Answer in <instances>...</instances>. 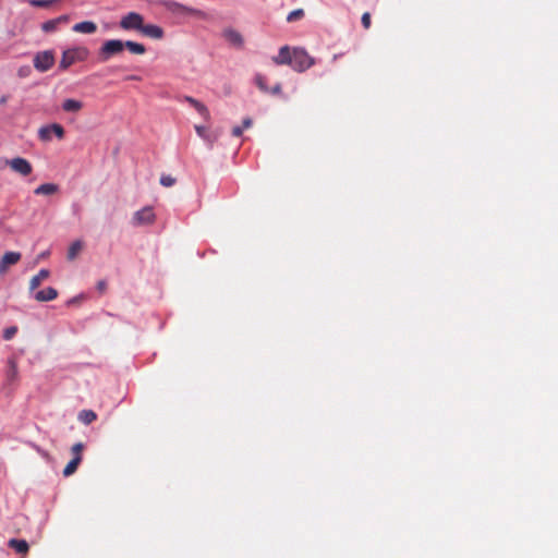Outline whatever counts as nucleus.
I'll list each match as a JSON object with an SVG mask.
<instances>
[{
  "label": "nucleus",
  "mask_w": 558,
  "mask_h": 558,
  "mask_svg": "<svg viewBox=\"0 0 558 558\" xmlns=\"http://www.w3.org/2000/svg\"><path fill=\"white\" fill-rule=\"evenodd\" d=\"M156 220V215L151 206H145L134 213L132 217V225L134 227L149 226Z\"/></svg>",
  "instance_id": "6"
},
{
  "label": "nucleus",
  "mask_w": 558,
  "mask_h": 558,
  "mask_svg": "<svg viewBox=\"0 0 558 558\" xmlns=\"http://www.w3.org/2000/svg\"><path fill=\"white\" fill-rule=\"evenodd\" d=\"M8 365H9L8 377L13 380L17 376V364L14 359H10L8 361Z\"/></svg>",
  "instance_id": "30"
},
{
  "label": "nucleus",
  "mask_w": 558,
  "mask_h": 558,
  "mask_svg": "<svg viewBox=\"0 0 558 558\" xmlns=\"http://www.w3.org/2000/svg\"><path fill=\"white\" fill-rule=\"evenodd\" d=\"M21 259L19 252H7L0 260V276H4L10 266L15 265Z\"/></svg>",
  "instance_id": "10"
},
{
  "label": "nucleus",
  "mask_w": 558,
  "mask_h": 558,
  "mask_svg": "<svg viewBox=\"0 0 558 558\" xmlns=\"http://www.w3.org/2000/svg\"><path fill=\"white\" fill-rule=\"evenodd\" d=\"M252 123H253V121H252L251 118H245L243 120V122H242V126L241 128H243V130L248 129V128L252 126Z\"/></svg>",
  "instance_id": "37"
},
{
  "label": "nucleus",
  "mask_w": 558,
  "mask_h": 558,
  "mask_svg": "<svg viewBox=\"0 0 558 558\" xmlns=\"http://www.w3.org/2000/svg\"><path fill=\"white\" fill-rule=\"evenodd\" d=\"M83 248V243L82 241L77 240V241H74L69 250H68V259L69 260H73L76 258V256L81 253Z\"/></svg>",
  "instance_id": "26"
},
{
  "label": "nucleus",
  "mask_w": 558,
  "mask_h": 558,
  "mask_svg": "<svg viewBox=\"0 0 558 558\" xmlns=\"http://www.w3.org/2000/svg\"><path fill=\"white\" fill-rule=\"evenodd\" d=\"M184 100L189 102L206 121L210 119L209 110L203 102L191 96H185Z\"/></svg>",
  "instance_id": "14"
},
{
  "label": "nucleus",
  "mask_w": 558,
  "mask_h": 558,
  "mask_svg": "<svg viewBox=\"0 0 558 558\" xmlns=\"http://www.w3.org/2000/svg\"><path fill=\"white\" fill-rule=\"evenodd\" d=\"M124 50L123 41L120 39H110L102 44L99 49V59L108 61L111 57L121 53Z\"/></svg>",
  "instance_id": "4"
},
{
  "label": "nucleus",
  "mask_w": 558,
  "mask_h": 558,
  "mask_svg": "<svg viewBox=\"0 0 558 558\" xmlns=\"http://www.w3.org/2000/svg\"><path fill=\"white\" fill-rule=\"evenodd\" d=\"M161 4L173 14H190L199 19H206L207 16L202 10L186 7L173 0H163Z\"/></svg>",
  "instance_id": "3"
},
{
  "label": "nucleus",
  "mask_w": 558,
  "mask_h": 558,
  "mask_svg": "<svg viewBox=\"0 0 558 558\" xmlns=\"http://www.w3.org/2000/svg\"><path fill=\"white\" fill-rule=\"evenodd\" d=\"M8 546L23 556H26L29 551V545L25 539L11 538Z\"/></svg>",
  "instance_id": "15"
},
{
  "label": "nucleus",
  "mask_w": 558,
  "mask_h": 558,
  "mask_svg": "<svg viewBox=\"0 0 558 558\" xmlns=\"http://www.w3.org/2000/svg\"><path fill=\"white\" fill-rule=\"evenodd\" d=\"M50 272L48 269H40L39 272L34 276L29 281V290H36L40 283L49 277Z\"/></svg>",
  "instance_id": "21"
},
{
  "label": "nucleus",
  "mask_w": 558,
  "mask_h": 558,
  "mask_svg": "<svg viewBox=\"0 0 558 558\" xmlns=\"http://www.w3.org/2000/svg\"><path fill=\"white\" fill-rule=\"evenodd\" d=\"M81 462L82 457H73L63 469V475L65 477L73 475L76 472Z\"/></svg>",
  "instance_id": "23"
},
{
  "label": "nucleus",
  "mask_w": 558,
  "mask_h": 558,
  "mask_svg": "<svg viewBox=\"0 0 558 558\" xmlns=\"http://www.w3.org/2000/svg\"><path fill=\"white\" fill-rule=\"evenodd\" d=\"M25 74V71H23V69H20V75H23Z\"/></svg>",
  "instance_id": "41"
},
{
  "label": "nucleus",
  "mask_w": 558,
  "mask_h": 558,
  "mask_svg": "<svg viewBox=\"0 0 558 558\" xmlns=\"http://www.w3.org/2000/svg\"><path fill=\"white\" fill-rule=\"evenodd\" d=\"M243 133V128L241 126H234L232 129V135L235 136V137H240Z\"/></svg>",
  "instance_id": "36"
},
{
  "label": "nucleus",
  "mask_w": 558,
  "mask_h": 558,
  "mask_svg": "<svg viewBox=\"0 0 558 558\" xmlns=\"http://www.w3.org/2000/svg\"><path fill=\"white\" fill-rule=\"evenodd\" d=\"M25 74V71H23V69H20V75H23Z\"/></svg>",
  "instance_id": "42"
},
{
  "label": "nucleus",
  "mask_w": 558,
  "mask_h": 558,
  "mask_svg": "<svg viewBox=\"0 0 558 558\" xmlns=\"http://www.w3.org/2000/svg\"><path fill=\"white\" fill-rule=\"evenodd\" d=\"M52 134L58 140H63L64 134H65L64 128L59 123H52L49 125L41 126L38 130V137L43 142L51 141Z\"/></svg>",
  "instance_id": "8"
},
{
  "label": "nucleus",
  "mask_w": 558,
  "mask_h": 558,
  "mask_svg": "<svg viewBox=\"0 0 558 558\" xmlns=\"http://www.w3.org/2000/svg\"><path fill=\"white\" fill-rule=\"evenodd\" d=\"M17 332V328L15 326L9 327L4 329L3 331V338L5 340H10L14 337V335Z\"/></svg>",
  "instance_id": "33"
},
{
  "label": "nucleus",
  "mask_w": 558,
  "mask_h": 558,
  "mask_svg": "<svg viewBox=\"0 0 558 558\" xmlns=\"http://www.w3.org/2000/svg\"><path fill=\"white\" fill-rule=\"evenodd\" d=\"M304 10L303 9H296L291 11L287 16V22L292 23L295 21H299L304 17Z\"/></svg>",
  "instance_id": "28"
},
{
  "label": "nucleus",
  "mask_w": 558,
  "mask_h": 558,
  "mask_svg": "<svg viewBox=\"0 0 558 558\" xmlns=\"http://www.w3.org/2000/svg\"><path fill=\"white\" fill-rule=\"evenodd\" d=\"M361 23L365 29L371 27V14L368 12L363 13L361 17Z\"/></svg>",
  "instance_id": "34"
},
{
  "label": "nucleus",
  "mask_w": 558,
  "mask_h": 558,
  "mask_svg": "<svg viewBox=\"0 0 558 558\" xmlns=\"http://www.w3.org/2000/svg\"><path fill=\"white\" fill-rule=\"evenodd\" d=\"M98 289H99L100 291H104V290L106 289V282H105V281H100V282L98 283Z\"/></svg>",
  "instance_id": "38"
},
{
  "label": "nucleus",
  "mask_w": 558,
  "mask_h": 558,
  "mask_svg": "<svg viewBox=\"0 0 558 558\" xmlns=\"http://www.w3.org/2000/svg\"><path fill=\"white\" fill-rule=\"evenodd\" d=\"M292 59V52L288 46H283L280 48L279 53L272 58V61L276 64H288L290 65Z\"/></svg>",
  "instance_id": "19"
},
{
  "label": "nucleus",
  "mask_w": 558,
  "mask_h": 558,
  "mask_svg": "<svg viewBox=\"0 0 558 558\" xmlns=\"http://www.w3.org/2000/svg\"><path fill=\"white\" fill-rule=\"evenodd\" d=\"M124 49H128L133 54H144L146 52V48L143 44L136 41H123Z\"/></svg>",
  "instance_id": "24"
},
{
  "label": "nucleus",
  "mask_w": 558,
  "mask_h": 558,
  "mask_svg": "<svg viewBox=\"0 0 558 558\" xmlns=\"http://www.w3.org/2000/svg\"><path fill=\"white\" fill-rule=\"evenodd\" d=\"M83 450H84L83 442H76L71 448V452H72L73 457H82Z\"/></svg>",
  "instance_id": "32"
},
{
  "label": "nucleus",
  "mask_w": 558,
  "mask_h": 558,
  "mask_svg": "<svg viewBox=\"0 0 558 558\" xmlns=\"http://www.w3.org/2000/svg\"><path fill=\"white\" fill-rule=\"evenodd\" d=\"M59 1L60 0H28V3L33 7L48 8Z\"/></svg>",
  "instance_id": "29"
},
{
  "label": "nucleus",
  "mask_w": 558,
  "mask_h": 558,
  "mask_svg": "<svg viewBox=\"0 0 558 558\" xmlns=\"http://www.w3.org/2000/svg\"><path fill=\"white\" fill-rule=\"evenodd\" d=\"M314 64V59L301 48H294L290 66L296 72H304Z\"/></svg>",
  "instance_id": "2"
},
{
  "label": "nucleus",
  "mask_w": 558,
  "mask_h": 558,
  "mask_svg": "<svg viewBox=\"0 0 558 558\" xmlns=\"http://www.w3.org/2000/svg\"><path fill=\"white\" fill-rule=\"evenodd\" d=\"M70 21L69 15H60L57 19L46 21L41 24V31L45 33H52L57 31L60 24H66Z\"/></svg>",
  "instance_id": "11"
},
{
  "label": "nucleus",
  "mask_w": 558,
  "mask_h": 558,
  "mask_svg": "<svg viewBox=\"0 0 558 558\" xmlns=\"http://www.w3.org/2000/svg\"><path fill=\"white\" fill-rule=\"evenodd\" d=\"M223 37L232 46L236 48L243 47L244 40L242 35L238 31L233 28H227L223 31Z\"/></svg>",
  "instance_id": "13"
},
{
  "label": "nucleus",
  "mask_w": 558,
  "mask_h": 558,
  "mask_svg": "<svg viewBox=\"0 0 558 558\" xmlns=\"http://www.w3.org/2000/svg\"><path fill=\"white\" fill-rule=\"evenodd\" d=\"M197 135L207 142L210 146L218 140V133L209 132L206 126L195 125Z\"/></svg>",
  "instance_id": "16"
},
{
  "label": "nucleus",
  "mask_w": 558,
  "mask_h": 558,
  "mask_svg": "<svg viewBox=\"0 0 558 558\" xmlns=\"http://www.w3.org/2000/svg\"><path fill=\"white\" fill-rule=\"evenodd\" d=\"M144 36L153 39H161L163 37V29L155 24H144L140 31Z\"/></svg>",
  "instance_id": "12"
},
{
  "label": "nucleus",
  "mask_w": 558,
  "mask_h": 558,
  "mask_svg": "<svg viewBox=\"0 0 558 558\" xmlns=\"http://www.w3.org/2000/svg\"><path fill=\"white\" fill-rule=\"evenodd\" d=\"M144 17L136 12H129L120 20V27L124 31H141L143 27Z\"/></svg>",
  "instance_id": "7"
},
{
  "label": "nucleus",
  "mask_w": 558,
  "mask_h": 558,
  "mask_svg": "<svg viewBox=\"0 0 558 558\" xmlns=\"http://www.w3.org/2000/svg\"><path fill=\"white\" fill-rule=\"evenodd\" d=\"M128 80H132V81H140V80H141V77H140V76H137V75H130V76H128Z\"/></svg>",
  "instance_id": "39"
},
{
  "label": "nucleus",
  "mask_w": 558,
  "mask_h": 558,
  "mask_svg": "<svg viewBox=\"0 0 558 558\" xmlns=\"http://www.w3.org/2000/svg\"><path fill=\"white\" fill-rule=\"evenodd\" d=\"M96 418L97 414L93 410H83L78 413V420L86 425L92 424Z\"/></svg>",
  "instance_id": "25"
},
{
  "label": "nucleus",
  "mask_w": 558,
  "mask_h": 558,
  "mask_svg": "<svg viewBox=\"0 0 558 558\" xmlns=\"http://www.w3.org/2000/svg\"><path fill=\"white\" fill-rule=\"evenodd\" d=\"M34 68L39 72H47L54 64V53L52 50L39 51L34 57Z\"/></svg>",
  "instance_id": "5"
},
{
  "label": "nucleus",
  "mask_w": 558,
  "mask_h": 558,
  "mask_svg": "<svg viewBox=\"0 0 558 558\" xmlns=\"http://www.w3.org/2000/svg\"><path fill=\"white\" fill-rule=\"evenodd\" d=\"M59 191V185L54 183H44L35 189L36 195H52Z\"/></svg>",
  "instance_id": "22"
},
{
  "label": "nucleus",
  "mask_w": 558,
  "mask_h": 558,
  "mask_svg": "<svg viewBox=\"0 0 558 558\" xmlns=\"http://www.w3.org/2000/svg\"><path fill=\"white\" fill-rule=\"evenodd\" d=\"M88 57V50L83 47L64 50L60 60V70H66L72 64L84 61Z\"/></svg>",
  "instance_id": "1"
},
{
  "label": "nucleus",
  "mask_w": 558,
  "mask_h": 558,
  "mask_svg": "<svg viewBox=\"0 0 558 558\" xmlns=\"http://www.w3.org/2000/svg\"><path fill=\"white\" fill-rule=\"evenodd\" d=\"M269 93L272 95H279L281 93V84L277 83L272 88H269Z\"/></svg>",
  "instance_id": "35"
},
{
  "label": "nucleus",
  "mask_w": 558,
  "mask_h": 558,
  "mask_svg": "<svg viewBox=\"0 0 558 558\" xmlns=\"http://www.w3.org/2000/svg\"><path fill=\"white\" fill-rule=\"evenodd\" d=\"M82 108H83V102L80 100H76V99L69 98L62 102V109L65 112L76 113V112L81 111Z\"/></svg>",
  "instance_id": "20"
},
{
  "label": "nucleus",
  "mask_w": 558,
  "mask_h": 558,
  "mask_svg": "<svg viewBox=\"0 0 558 558\" xmlns=\"http://www.w3.org/2000/svg\"><path fill=\"white\" fill-rule=\"evenodd\" d=\"M7 165L11 168L12 171L23 177L29 175L33 171L31 162L22 157H15L10 160H7Z\"/></svg>",
  "instance_id": "9"
},
{
  "label": "nucleus",
  "mask_w": 558,
  "mask_h": 558,
  "mask_svg": "<svg viewBox=\"0 0 558 558\" xmlns=\"http://www.w3.org/2000/svg\"><path fill=\"white\" fill-rule=\"evenodd\" d=\"M266 82H267V80L264 75L256 74L255 84L259 88V90L263 93H269V87L267 86Z\"/></svg>",
  "instance_id": "27"
},
{
  "label": "nucleus",
  "mask_w": 558,
  "mask_h": 558,
  "mask_svg": "<svg viewBox=\"0 0 558 558\" xmlns=\"http://www.w3.org/2000/svg\"><path fill=\"white\" fill-rule=\"evenodd\" d=\"M177 182L175 178L169 175V174H162L160 177V184L166 187H170L174 185Z\"/></svg>",
  "instance_id": "31"
},
{
  "label": "nucleus",
  "mask_w": 558,
  "mask_h": 558,
  "mask_svg": "<svg viewBox=\"0 0 558 558\" xmlns=\"http://www.w3.org/2000/svg\"><path fill=\"white\" fill-rule=\"evenodd\" d=\"M5 101H7V98H5V97H2V98L0 99V104H1V105L5 104Z\"/></svg>",
  "instance_id": "40"
},
{
  "label": "nucleus",
  "mask_w": 558,
  "mask_h": 558,
  "mask_svg": "<svg viewBox=\"0 0 558 558\" xmlns=\"http://www.w3.org/2000/svg\"><path fill=\"white\" fill-rule=\"evenodd\" d=\"M57 296H58V291L52 287H48L44 290L36 292L34 298L38 302H48V301H52V300L57 299Z\"/></svg>",
  "instance_id": "17"
},
{
  "label": "nucleus",
  "mask_w": 558,
  "mask_h": 558,
  "mask_svg": "<svg viewBox=\"0 0 558 558\" xmlns=\"http://www.w3.org/2000/svg\"><path fill=\"white\" fill-rule=\"evenodd\" d=\"M72 29L75 33L94 34L97 31V25H96V23H94L92 21H84V22L76 23Z\"/></svg>",
  "instance_id": "18"
}]
</instances>
